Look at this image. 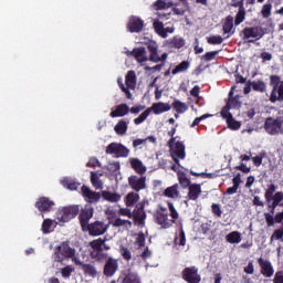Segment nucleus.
<instances>
[{"mask_svg": "<svg viewBox=\"0 0 283 283\" xmlns=\"http://www.w3.org/2000/svg\"><path fill=\"white\" fill-rule=\"evenodd\" d=\"M90 256L96 262H105L103 273L105 277H114L118 271V260L108 256L104 251L112 249L105 243V239L98 238L90 242Z\"/></svg>", "mask_w": 283, "mask_h": 283, "instance_id": "nucleus-1", "label": "nucleus"}, {"mask_svg": "<svg viewBox=\"0 0 283 283\" xmlns=\"http://www.w3.org/2000/svg\"><path fill=\"white\" fill-rule=\"evenodd\" d=\"M270 87H272L270 102H283V80L280 75H270Z\"/></svg>", "mask_w": 283, "mask_h": 283, "instance_id": "nucleus-2", "label": "nucleus"}, {"mask_svg": "<svg viewBox=\"0 0 283 283\" xmlns=\"http://www.w3.org/2000/svg\"><path fill=\"white\" fill-rule=\"evenodd\" d=\"M76 250L72 247H70V243L62 242L60 245L54 248V262H65V260H71L72 258H75Z\"/></svg>", "mask_w": 283, "mask_h": 283, "instance_id": "nucleus-3", "label": "nucleus"}, {"mask_svg": "<svg viewBox=\"0 0 283 283\" xmlns=\"http://www.w3.org/2000/svg\"><path fill=\"white\" fill-rule=\"evenodd\" d=\"M283 119L280 117H268L264 122V130L270 136H280V134H283Z\"/></svg>", "mask_w": 283, "mask_h": 283, "instance_id": "nucleus-4", "label": "nucleus"}, {"mask_svg": "<svg viewBox=\"0 0 283 283\" xmlns=\"http://www.w3.org/2000/svg\"><path fill=\"white\" fill-rule=\"evenodd\" d=\"M241 34H243V41H248V43H255L264 36V29H262V27H245L241 31Z\"/></svg>", "mask_w": 283, "mask_h": 283, "instance_id": "nucleus-5", "label": "nucleus"}, {"mask_svg": "<svg viewBox=\"0 0 283 283\" xmlns=\"http://www.w3.org/2000/svg\"><path fill=\"white\" fill-rule=\"evenodd\" d=\"M107 229H109V224H106L103 221H94L88 223V226L83 231L87 232L88 235L98 237L107 233Z\"/></svg>", "mask_w": 283, "mask_h": 283, "instance_id": "nucleus-6", "label": "nucleus"}, {"mask_svg": "<svg viewBox=\"0 0 283 283\" xmlns=\"http://www.w3.org/2000/svg\"><path fill=\"white\" fill-rule=\"evenodd\" d=\"M106 154L115 155V158H127L129 156V148L123 144L111 143L106 147Z\"/></svg>", "mask_w": 283, "mask_h": 283, "instance_id": "nucleus-7", "label": "nucleus"}, {"mask_svg": "<svg viewBox=\"0 0 283 283\" xmlns=\"http://www.w3.org/2000/svg\"><path fill=\"white\" fill-rule=\"evenodd\" d=\"M128 185L133 191L137 192L147 189V177L146 176H136L132 175L128 177Z\"/></svg>", "mask_w": 283, "mask_h": 283, "instance_id": "nucleus-8", "label": "nucleus"}, {"mask_svg": "<svg viewBox=\"0 0 283 283\" xmlns=\"http://www.w3.org/2000/svg\"><path fill=\"white\" fill-rule=\"evenodd\" d=\"M147 50L149 52L148 61H151V63H165L169 56L168 53H163L161 56L158 54V44L156 42L149 43Z\"/></svg>", "mask_w": 283, "mask_h": 283, "instance_id": "nucleus-9", "label": "nucleus"}, {"mask_svg": "<svg viewBox=\"0 0 283 283\" xmlns=\"http://www.w3.org/2000/svg\"><path fill=\"white\" fill-rule=\"evenodd\" d=\"M132 218L135 224H138V227H143V224H145V220H147V212H145V201H142L135 206Z\"/></svg>", "mask_w": 283, "mask_h": 283, "instance_id": "nucleus-10", "label": "nucleus"}, {"mask_svg": "<svg viewBox=\"0 0 283 283\" xmlns=\"http://www.w3.org/2000/svg\"><path fill=\"white\" fill-rule=\"evenodd\" d=\"M94 218V208L92 206H85L81 209L78 214V221L82 227V231H85V228L90 226V220Z\"/></svg>", "mask_w": 283, "mask_h": 283, "instance_id": "nucleus-11", "label": "nucleus"}, {"mask_svg": "<svg viewBox=\"0 0 283 283\" xmlns=\"http://www.w3.org/2000/svg\"><path fill=\"white\" fill-rule=\"evenodd\" d=\"M81 193L88 205H96L101 200V192L94 191L85 185L81 187Z\"/></svg>", "mask_w": 283, "mask_h": 283, "instance_id": "nucleus-12", "label": "nucleus"}, {"mask_svg": "<svg viewBox=\"0 0 283 283\" xmlns=\"http://www.w3.org/2000/svg\"><path fill=\"white\" fill-rule=\"evenodd\" d=\"M181 277L187 283H199L202 280V277L198 274V268L196 266L184 269Z\"/></svg>", "mask_w": 283, "mask_h": 283, "instance_id": "nucleus-13", "label": "nucleus"}, {"mask_svg": "<svg viewBox=\"0 0 283 283\" xmlns=\"http://www.w3.org/2000/svg\"><path fill=\"white\" fill-rule=\"evenodd\" d=\"M170 156L174 163L180 167V160H185L187 156L185 153V144L182 142H176L175 147L170 150Z\"/></svg>", "mask_w": 283, "mask_h": 283, "instance_id": "nucleus-14", "label": "nucleus"}, {"mask_svg": "<svg viewBox=\"0 0 283 283\" xmlns=\"http://www.w3.org/2000/svg\"><path fill=\"white\" fill-rule=\"evenodd\" d=\"M258 264L261 269V275L263 277H273V275L275 273V269L273 268V263H271V261H269L264 258H259Z\"/></svg>", "mask_w": 283, "mask_h": 283, "instance_id": "nucleus-15", "label": "nucleus"}, {"mask_svg": "<svg viewBox=\"0 0 283 283\" xmlns=\"http://www.w3.org/2000/svg\"><path fill=\"white\" fill-rule=\"evenodd\" d=\"M75 216H78V206H71V207L64 208L59 213V220L60 222H70V220H74Z\"/></svg>", "mask_w": 283, "mask_h": 283, "instance_id": "nucleus-16", "label": "nucleus"}, {"mask_svg": "<svg viewBox=\"0 0 283 283\" xmlns=\"http://www.w3.org/2000/svg\"><path fill=\"white\" fill-rule=\"evenodd\" d=\"M145 28V21L143 19L133 15L129 18L128 23H127V29L132 33H138L143 32V29Z\"/></svg>", "mask_w": 283, "mask_h": 283, "instance_id": "nucleus-17", "label": "nucleus"}, {"mask_svg": "<svg viewBox=\"0 0 283 283\" xmlns=\"http://www.w3.org/2000/svg\"><path fill=\"white\" fill-rule=\"evenodd\" d=\"M54 207V201L50 200L48 197H40L35 202V209L41 211V213H49Z\"/></svg>", "mask_w": 283, "mask_h": 283, "instance_id": "nucleus-18", "label": "nucleus"}, {"mask_svg": "<svg viewBox=\"0 0 283 283\" xmlns=\"http://www.w3.org/2000/svg\"><path fill=\"white\" fill-rule=\"evenodd\" d=\"M200 193H202V186H200V184H191L188 187V195L186 197L187 201H185V203L187 205L189 200H198V198H200Z\"/></svg>", "mask_w": 283, "mask_h": 283, "instance_id": "nucleus-19", "label": "nucleus"}, {"mask_svg": "<svg viewBox=\"0 0 283 283\" xmlns=\"http://www.w3.org/2000/svg\"><path fill=\"white\" fill-rule=\"evenodd\" d=\"M75 264L77 266H81L84 275H88V277H96L98 275L96 266L92 265L91 263H85L81 260H75Z\"/></svg>", "mask_w": 283, "mask_h": 283, "instance_id": "nucleus-20", "label": "nucleus"}, {"mask_svg": "<svg viewBox=\"0 0 283 283\" xmlns=\"http://www.w3.org/2000/svg\"><path fill=\"white\" fill-rule=\"evenodd\" d=\"M130 56H134L137 63H147V61H149V56H147V49H145V46L135 48L130 51Z\"/></svg>", "mask_w": 283, "mask_h": 283, "instance_id": "nucleus-21", "label": "nucleus"}, {"mask_svg": "<svg viewBox=\"0 0 283 283\" xmlns=\"http://www.w3.org/2000/svg\"><path fill=\"white\" fill-rule=\"evenodd\" d=\"M155 221L161 229H169L176 222V220H169V214L163 212L157 213Z\"/></svg>", "mask_w": 283, "mask_h": 283, "instance_id": "nucleus-22", "label": "nucleus"}, {"mask_svg": "<svg viewBox=\"0 0 283 283\" xmlns=\"http://www.w3.org/2000/svg\"><path fill=\"white\" fill-rule=\"evenodd\" d=\"M282 202H283V192L282 191L275 192L272 199V203L271 202L268 203V209L270 213H272V216L275 214V209H277V207H282Z\"/></svg>", "mask_w": 283, "mask_h": 283, "instance_id": "nucleus-23", "label": "nucleus"}, {"mask_svg": "<svg viewBox=\"0 0 283 283\" xmlns=\"http://www.w3.org/2000/svg\"><path fill=\"white\" fill-rule=\"evenodd\" d=\"M153 114L159 116V114H165V112H169L171 109V105L169 103L158 102L154 103L151 107H148Z\"/></svg>", "mask_w": 283, "mask_h": 283, "instance_id": "nucleus-24", "label": "nucleus"}, {"mask_svg": "<svg viewBox=\"0 0 283 283\" xmlns=\"http://www.w3.org/2000/svg\"><path fill=\"white\" fill-rule=\"evenodd\" d=\"M127 114H129V106L127 104H119L111 112L109 117L123 118V116H127Z\"/></svg>", "mask_w": 283, "mask_h": 283, "instance_id": "nucleus-25", "label": "nucleus"}, {"mask_svg": "<svg viewBox=\"0 0 283 283\" xmlns=\"http://www.w3.org/2000/svg\"><path fill=\"white\" fill-rule=\"evenodd\" d=\"M235 92V86H232L230 92H229V98L227 99V105L230 106V108H237V107H242V102H240V95L233 96Z\"/></svg>", "mask_w": 283, "mask_h": 283, "instance_id": "nucleus-26", "label": "nucleus"}, {"mask_svg": "<svg viewBox=\"0 0 283 283\" xmlns=\"http://www.w3.org/2000/svg\"><path fill=\"white\" fill-rule=\"evenodd\" d=\"M130 167L136 174H139V176H143L147 171V168L143 166V161L138 158L130 159Z\"/></svg>", "mask_w": 283, "mask_h": 283, "instance_id": "nucleus-27", "label": "nucleus"}, {"mask_svg": "<svg viewBox=\"0 0 283 283\" xmlns=\"http://www.w3.org/2000/svg\"><path fill=\"white\" fill-rule=\"evenodd\" d=\"M168 48H175V50H180V48H185V39L175 35L171 39L167 40Z\"/></svg>", "mask_w": 283, "mask_h": 283, "instance_id": "nucleus-28", "label": "nucleus"}, {"mask_svg": "<svg viewBox=\"0 0 283 283\" xmlns=\"http://www.w3.org/2000/svg\"><path fill=\"white\" fill-rule=\"evenodd\" d=\"M138 200H140V195H138V192H128L124 199V202L126 205V207H134Z\"/></svg>", "mask_w": 283, "mask_h": 283, "instance_id": "nucleus-29", "label": "nucleus"}, {"mask_svg": "<svg viewBox=\"0 0 283 283\" xmlns=\"http://www.w3.org/2000/svg\"><path fill=\"white\" fill-rule=\"evenodd\" d=\"M102 198H104V200H106L107 202H120L122 196L118 192L104 190L102 192Z\"/></svg>", "mask_w": 283, "mask_h": 283, "instance_id": "nucleus-30", "label": "nucleus"}, {"mask_svg": "<svg viewBox=\"0 0 283 283\" xmlns=\"http://www.w3.org/2000/svg\"><path fill=\"white\" fill-rule=\"evenodd\" d=\"M226 240L229 244H240L242 242V233L240 231H232L226 235Z\"/></svg>", "mask_w": 283, "mask_h": 283, "instance_id": "nucleus-31", "label": "nucleus"}, {"mask_svg": "<svg viewBox=\"0 0 283 283\" xmlns=\"http://www.w3.org/2000/svg\"><path fill=\"white\" fill-rule=\"evenodd\" d=\"M125 83L129 90H136V72L135 71L127 72L125 76Z\"/></svg>", "mask_w": 283, "mask_h": 283, "instance_id": "nucleus-32", "label": "nucleus"}, {"mask_svg": "<svg viewBox=\"0 0 283 283\" xmlns=\"http://www.w3.org/2000/svg\"><path fill=\"white\" fill-rule=\"evenodd\" d=\"M101 176H103V174L98 175L96 171H91V184L94 189H103V180H101Z\"/></svg>", "mask_w": 283, "mask_h": 283, "instance_id": "nucleus-33", "label": "nucleus"}, {"mask_svg": "<svg viewBox=\"0 0 283 283\" xmlns=\"http://www.w3.org/2000/svg\"><path fill=\"white\" fill-rule=\"evenodd\" d=\"M129 123L125 122V119H120L114 127L115 133L118 136H125L127 134V128H128Z\"/></svg>", "mask_w": 283, "mask_h": 283, "instance_id": "nucleus-34", "label": "nucleus"}, {"mask_svg": "<svg viewBox=\"0 0 283 283\" xmlns=\"http://www.w3.org/2000/svg\"><path fill=\"white\" fill-rule=\"evenodd\" d=\"M153 28L161 39H167V33H165V24L160 20H154Z\"/></svg>", "mask_w": 283, "mask_h": 283, "instance_id": "nucleus-35", "label": "nucleus"}, {"mask_svg": "<svg viewBox=\"0 0 283 283\" xmlns=\"http://www.w3.org/2000/svg\"><path fill=\"white\" fill-rule=\"evenodd\" d=\"M61 185L65 187V189H70L71 191H76L81 182L74 181V179H70L65 177L61 180Z\"/></svg>", "mask_w": 283, "mask_h": 283, "instance_id": "nucleus-36", "label": "nucleus"}, {"mask_svg": "<svg viewBox=\"0 0 283 283\" xmlns=\"http://www.w3.org/2000/svg\"><path fill=\"white\" fill-rule=\"evenodd\" d=\"M171 107L175 109V112H177V114H185V112L189 109V105L180 99L172 102Z\"/></svg>", "mask_w": 283, "mask_h": 283, "instance_id": "nucleus-37", "label": "nucleus"}, {"mask_svg": "<svg viewBox=\"0 0 283 283\" xmlns=\"http://www.w3.org/2000/svg\"><path fill=\"white\" fill-rule=\"evenodd\" d=\"M252 85L253 92H260V94H264L266 92V83L262 80L250 82Z\"/></svg>", "mask_w": 283, "mask_h": 283, "instance_id": "nucleus-38", "label": "nucleus"}, {"mask_svg": "<svg viewBox=\"0 0 283 283\" xmlns=\"http://www.w3.org/2000/svg\"><path fill=\"white\" fill-rule=\"evenodd\" d=\"M164 196L166 198H178V196H180V192L178 191V184H175L171 187L166 188L164 191Z\"/></svg>", "mask_w": 283, "mask_h": 283, "instance_id": "nucleus-39", "label": "nucleus"}, {"mask_svg": "<svg viewBox=\"0 0 283 283\" xmlns=\"http://www.w3.org/2000/svg\"><path fill=\"white\" fill-rule=\"evenodd\" d=\"M191 66V63L189 61H182L179 63L172 71L171 74H180L182 72H187L189 67Z\"/></svg>", "mask_w": 283, "mask_h": 283, "instance_id": "nucleus-40", "label": "nucleus"}, {"mask_svg": "<svg viewBox=\"0 0 283 283\" xmlns=\"http://www.w3.org/2000/svg\"><path fill=\"white\" fill-rule=\"evenodd\" d=\"M182 4V8L175 7L172 9L174 14H177L178 17H185V12L189 10V2L187 0H179Z\"/></svg>", "mask_w": 283, "mask_h": 283, "instance_id": "nucleus-41", "label": "nucleus"}, {"mask_svg": "<svg viewBox=\"0 0 283 283\" xmlns=\"http://www.w3.org/2000/svg\"><path fill=\"white\" fill-rule=\"evenodd\" d=\"M226 122L228 125V129H231L232 132H238V129L242 127V122L235 120V118H233V115H229V119Z\"/></svg>", "mask_w": 283, "mask_h": 283, "instance_id": "nucleus-42", "label": "nucleus"}, {"mask_svg": "<svg viewBox=\"0 0 283 283\" xmlns=\"http://www.w3.org/2000/svg\"><path fill=\"white\" fill-rule=\"evenodd\" d=\"M122 283H140V277H138V274L136 273L128 272Z\"/></svg>", "mask_w": 283, "mask_h": 283, "instance_id": "nucleus-43", "label": "nucleus"}, {"mask_svg": "<svg viewBox=\"0 0 283 283\" xmlns=\"http://www.w3.org/2000/svg\"><path fill=\"white\" fill-rule=\"evenodd\" d=\"M113 227H125L126 229H132V221L117 218L112 222Z\"/></svg>", "mask_w": 283, "mask_h": 283, "instance_id": "nucleus-44", "label": "nucleus"}, {"mask_svg": "<svg viewBox=\"0 0 283 283\" xmlns=\"http://www.w3.org/2000/svg\"><path fill=\"white\" fill-rule=\"evenodd\" d=\"M233 30V17L228 15L223 23V33L229 34Z\"/></svg>", "mask_w": 283, "mask_h": 283, "instance_id": "nucleus-45", "label": "nucleus"}, {"mask_svg": "<svg viewBox=\"0 0 283 283\" xmlns=\"http://www.w3.org/2000/svg\"><path fill=\"white\" fill-rule=\"evenodd\" d=\"M275 185H270L269 188L266 189L265 191V195H264V198H265V201L268 202H271L273 200V198H275Z\"/></svg>", "mask_w": 283, "mask_h": 283, "instance_id": "nucleus-46", "label": "nucleus"}, {"mask_svg": "<svg viewBox=\"0 0 283 283\" xmlns=\"http://www.w3.org/2000/svg\"><path fill=\"white\" fill-rule=\"evenodd\" d=\"M151 114V109L147 108L138 117L134 119L135 125H142V123H145L147 120V117Z\"/></svg>", "mask_w": 283, "mask_h": 283, "instance_id": "nucleus-47", "label": "nucleus"}, {"mask_svg": "<svg viewBox=\"0 0 283 283\" xmlns=\"http://www.w3.org/2000/svg\"><path fill=\"white\" fill-rule=\"evenodd\" d=\"M151 114V109L147 108L138 117L134 119L135 125H142V123H145L147 120V117Z\"/></svg>", "mask_w": 283, "mask_h": 283, "instance_id": "nucleus-48", "label": "nucleus"}, {"mask_svg": "<svg viewBox=\"0 0 283 283\" xmlns=\"http://www.w3.org/2000/svg\"><path fill=\"white\" fill-rule=\"evenodd\" d=\"M245 17H247V11L244 10V8L241 7V10L238 11L234 18V25H240V23H243Z\"/></svg>", "mask_w": 283, "mask_h": 283, "instance_id": "nucleus-49", "label": "nucleus"}, {"mask_svg": "<svg viewBox=\"0 0 283 283\" xmlns=\"http://www.w3.org/2000/svg\"><path fill=\"white\" fill-rule=\"evenodd\" d=\"M266 158V150H262L259 156L252 157V163L254 167H260L262 165V160Z\"/></svg>", "mask_w": 283, "mask_h": 283, "instance_id": "nucleus-50", "label": "nucleus"}, {"mask_svg": "<svg viewBox=\"0 0 283 283\" xmlns=\"http://www.w3.org/2000/svg\"><path fill=\"white\" fill-rule=\"evenodd\" d=\"M223 41L224 39L222 38V35H212L210 38H207V43H209V45H220Z\"/></svg>", "mask_w": 283, "mask_h": 283, "instance_id": "nucleus-51", "label": "nucleus"}, {"mask_svg": "<svg viewBox=\"0 0 283 283\" xmlns=\"http://www.w3.org/2000/svg\"><path fill=\"white\" fill-rule=\"evenodd\" d=\"M178 180H179V185H181L184 189H187V187L191 185V180H189V178H187V175L185 174L179 175Z\"/></svg>", "mask_w": 283, "mask_h": 283, "instance_id": "nucleus-52", "label": "nucleus"}, {"mask_svg": "<svg viewBox=\"0 0 283 283\" xmlns=\"http://www.w3.org/2000/svg\"><path fill=\"white\" fill-rule=\"evenodd\" d=\"M107 170L111 174H116V171H120V163H118V161L108 163Z\"/></svg>", "mask_w": 283, "mask_h": 283, "instance_id": "nucleus-53", "label": "nucleus"}, {"mask_svg": "<svg viewBox=\"0 0 283 283\" xmlns=\"http://www.w3.org/2000/svg\"><path fill=\"white\" fill-rule=\"evenodd\" d=\"M135 244L139 249H143V247H145V233L144 232L137 233V237L135 239Z\"/></svg>", "mask_w": 283, "mask_h": 283, "instance_id": "nucleus-54", "label": "nucleus"}, {"mask_svg": "<svg viewBox=\"0 0 283 283\" xmlns=\"http://www.w3.org/2000/svg\"><path fill=\"white\" fill-rule=\"evenodd\" d=\"M119 253H120L122 258L124 260H126L127 262H129V260H132V251H129V249H127L125 247H120Z\"/></svg>", "mask_w": 283, "mask_h": 283, "instance_id": "nucleus-55", "label": "nucleus"}, {"mask_svg": "<svg viewBox=\"0 0 283 283\" xmlns=\"http://www.w3.org/2000/svg\"><path fill=\"white\" fill-rule=\"evenodd\" d=\"M52 219H44L43 223H42V232L43 233H50L51 229H52Z\"/></svg>", "mask_w": 283, "mask_h": 283, "instance_id": "nucleus-56", "label": "nucleus"}, {"mask_svg": "<svg viewBox=\"0 0 283 283\" xmlns=\"http://www.w3.org/2000/svg\"><path fill=\"white\" fill-rule=\"evenodd\" d=\"M175 242H177L179 247H185V244H187V237L185 235V230H180L179 238L175 239Z\"/></svg>", "mask_w": 283, "mask_h": 283, "instance_id": "nucleus-57", "label": "nucleus"}, {"mask_svg": "<svg viewBox=\"0 0 283 283\" xmlns=\"http://www.w3.org/2000/svg\"><path fill=\"white\" fill-rule=\"evenodd\" d=\"M218 54H220V51H211V52H207L205 55H202V60L203 61H213V59H216V56H218Z\"/></svg>", "mask_w": 283, "mask_h": 283, "instance_id": "nucleus-58", "label": "nucleus"}, {"mask_svg": "<svg viewBox=\"0 0 283 283\" xmlns=\"http://www.w3.org/2000/svg\"><path fill=\"white\" fill-rule=\"evenodd\" d=\"M230 111H231V108H230L229 104H226V106H223L221 109L222 118H224L226 120H229V116H233V114H231Z\"/></svg>", "mask_w": 283, "mask_h": 283, "instance_id": "nucleus-59", "label": "nucleus"}, {"mask_svg": "<svg viewBox=\"0 0 283 283\" xmlns=\"http://www.w3.org/2000/svg\"><path fill=\"white\" fill-rule=\"evenodd\" d=\"M264 218L268 227H273L275 224V217H273V213L265 212Z\"/></svg>", "mask_w": 283, "mask_h": 283, "instance_id": "nucleus-60", "label": "nucleus"}, {"mask_svg": "<svg viewBox=\"0 0 283 283\" xmlns=\"http://www.w3.org/2000/svg\"><path fill=\"white\" fill-rule=\"evenodd\" d=\"M271 3L263 6L261 14L264 19H269V17H271Z\"/></svg>", "mask_w": 283, "mask_h": 283, "instance_id": "nucleus-61", "label": "nucleus"}, {"mask_svg": "<svg viewBox=\"0 0 283 283\" xmlns=\"http://www.w3.org/2000/svg\"><path fill=\"white\" fill-rule=\"evenodd\" d=\"M211 209L213 216H217V218H222V209L220 208V205L212 203Z\"/></svg>", "mask_w": 283, "mask_h": 283, "instance_id": "nucleus-62", "label": "nucleus"}, {"mask_svg": "<svg viewBox=\"0 0 283 283\" xmlns=\"http://www.w3.org/2000/svg\"><path fill=\"white\" fill-rule=\"evenodd\" d=\"M272 282L273 283H283V270H279L275 272Z\"/></svg>", "mask_w": 283, "mask_h": 283, "instance_id": "nucleus-63", "label": "nucleus"}, {"mask_svg": "<svg viewBox=\"0 0 283 283\" xmlns=\"http://www.w3.org/2000/svg\"><path fill=\"white\" fill-rule=\"evenodd\" d=\"M86 167H101V161L96 157H91Z\"/></svg>", "mask_w": 283, "mask_h": 283, "instance_id": "nucleus-64", "label": "nucleus"}]
</instances>
